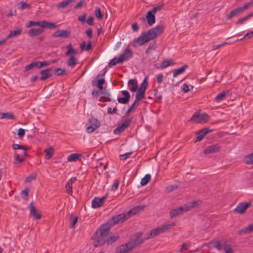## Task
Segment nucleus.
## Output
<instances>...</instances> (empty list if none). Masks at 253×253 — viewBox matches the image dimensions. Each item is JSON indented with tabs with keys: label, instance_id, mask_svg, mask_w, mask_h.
<instances>
[{
	"label": "nucleus",
	"instance_id": "1",
	"mask_svg": "<svg viewBox=\"0 0 253 253\" xmlns=\"http://www.w3.org/2000/svg\"><path fill=\"white\" fill-rule=\"evenodd\" d=\"M164 29V27L161 25L142 33L139 37L134 40L133 46L137 47L144 44L160 36L163 33Z\"/></svg>",
	"mask_w": 253,
	"mask_h": 253
},
{
	"label": "nucleus",
	"instance_id": "2",
	"mask_svg": "<svg viewBox=\"0 0 253 253\" xmlns=\"http://www.w3.org/2000/svg\"><path fill=\"white\" fill-rule=\"evenodd\" d=\"M11 147L13 150L21 149L23 150V152L21 154L15 152L14 154V164H19L22 163L24 161L25 157L28 155L27 151L29 150V147L16 143L12 144Z\"/></svg>",
	"mask_w": 253,
	"mask_h": 253
},
{
	"label": "nucleus",
	"instance_id": "3",
	"mask_svg": "<svg viewBox=\"0 0 253 253\" xmlns=\"http://www.w3.org/2000/svg\"><path fill=\"white\" fill-rule=\"evenodd\" d=\"M128 219V217L126 212L117 214L115 216L111 217L108 220L109 223L113 226L116 224H119L122 223L124 221H126Z\"/></svg>",
	"mask_w": 253,
	"mask_h": 253
},
{
	"label": "nucleus",
	"instance_id": "4",
	"mask_svg": "<svg viewBox=\"0 0 253 253\" xmlns=\"http://www.w3.org/2000/svg\"><path fill=\"white\" fill-rule=\"evenodd\" d=\"M92 239L94 240L93 244L95 247H101L106 244V237L104 235L101 236L99 232H95Z\"/></svg>",
	"mask_w": 253,
	"mask_h": 253
},
{
	"label": "nucleus",
	"instance_id": "5",
	"mask_svg": "<svg viewBox=\"0 0 253 253\" xmlns=\"http://www.w3.org/2000/svg\"><path fill=\"white\" fill-rule=\"evenodd\" d=\"M209 116L205 113L200 114L198 112H195L190 119L196 123H204L208 121Z\"/></svg>",
	"mask_w": 253,
	"mask_h": 253
},
{
	"label": "nucleus",
	"instance_id": "6",
	"mask_svg": "<svg viewBox=\"0 0 253 253\" xmlns=\"http://www.w3.org/2000/svg\"><path fill=\"white\" fill-rule=\"evenodd\" d=\"M89 122L90 126L86 128V130L88 133L93 132L100 126V122L93 116L89 119Z\"/></svg>",
	"mask_w": 253,
	"mask_h": 253
},
{
	"label": "nucleus",
	"instance_id": "7",
	"mask_svg": "<svg viewBox=\"0 0 253 253\" xmlns=\"http://www.w3.org/2000/svg\"><path fill=\"white\" fill-rule=\"evenodd\" d=\"M112 226V224H110V223H109V220H108L107 222L102 224L99 228L96 230V232H99L101 236L104 235L107 237Z\"/></svg>",
	"mask_w": 253,
	"mask_h": 253
},
{
	"label": "nucleus",
	"instance_id": "8",
	"mask_svg": "<svg viewBox=\"0 0 253 253\" xmlns=\"http://www.w3.org/2000/svg\"><path fill=\"white\" fill-rule=\"evenodd\" d=\"M251 202H242L237 206L234 209V213H239L240 214H243L245 212L246 210L251 206Z\"/></svg>",
	"mask_w": 253,
	"mask_h": 253
},
{
	"label": "nucleus",
	"instance_id": "9",
	"mask_svg": "<svg viewBox=\"0 0 253 253\" xmlns=\"http://www.w3.org/2000/svg\"><path fill=\"white\" fill-rule=\"evenodd\" d=\"M70 36V32L66 30H58L52 34V36L54 38H67Z\"/></svg>",
	"mask_w": 253,
	"mask_h": 253
},
{
	"label": "nucleus",
	"instance_id": "10",
	"mask_svg": "<svg viewBox=\"0 0 253 253\" xmlns=\"http://www.w3.org/2000/svg\"><path fill=\"white\" fill-rule=\"evenodd\" d=\"M108 194H106L104 196L101 198L95 197L92 201V207L94 209L98 208L101 207L104 202V200L107 198Z\"/></svg>",
	"mask_w": 253,
	"mask_h": 253
},
{
	"label": "nucleus",
	"instance_id": "11",
	"mask_svg": "<svg viewBox=\"0 0 253 253\" xmlns=\"http://www.w3.org/2000/svg\"><path fill=\"white\" fill-rule=\"evenodd\" d=\"M200 201H193L192 202L188 203L184 205L181 206V208L182 209L183 213L189 211L191 209L197 207L199 205Z\"/></svg>",
	"mask_w": 253,
	"mask_h": 253
},
{
	"label": "nucleus",
	"instance_id": "12",
	"mask_svg": "<svg viewBox=\"0 0 253 253\" xmlns=\"http://www.w3.org/2000/svg\"><path fill=\"white\" fill-rule=\"evenodd\" d=\"M30 214L33 216V218L36 220L40 219L42 215L41 213L38 212L35 207L34 205L33 202L31 203L30 204Z\"/></svg>",
	"mask_w": 253,
	"mask_h": 253
},
{
	"label": "nucleus",
	"instance_id": "13",
	"mask_svg": "<svg viewBox=\"0 0 253 253\" xmlns=\"http://www.w3.org/2000/svg\"><path fill=\"white\" fill-rule=\"evenodd\" d=\"M122 94L124 96L123 97H120L118 98V101L121 104H127L130 99V95L129 92L127 90L122 91Z\"/></svg>",
	"mask_w": 253,
	"mask_h": 253
},
{
	"label": "nucleus",
	"instance_id": "14",
	"mask_svg": "<svg viewBox=\"0 0 253 253\" xmlns=\"http://www.w3.org/2000/svg\"><path fill=\"white\" fill-rule=\"evenodd\" d=\"M220 147L218 144H213L207 147L204 149V154L207 155L212 154L219 151Z\"/></svg>",
	"mask_w": 253,
	"mask_h": 253
},
{
	"label": "nucleus",
	"instance_id": "15",
	"mask_svg": "<svg viewBox=\"0 0 253 253\" xmlns=\"http://www.w3.org/2000/svg\"><path fill=\"white\" fill-rule=\"evenodd\" d=\"M132 55V51L129 48H126L119 57L121 60L123 62L124 61L128 60Z\"/></svg>",
	"mask_w": 253,
	"mask_h": 253
},
{
	"label": "nucleus",
	"instance_id": "16",
	"mask_svg": "<svg viewBox=\"0 0 253 253\" xmlns=\"http://www.w3.org/2000/svg\"><path fill=\"white\" fill-rule=\"evenodd\" d=\"M52 70V69L50 68L40 71V74L41 75V77L40 80L45 81L47 79L50 78L52 76V74L50 73Z\"/></svg>",
	"mask_w": 253,
	"mask_h": 253
},
{
	"label": "nucleus",
	"instance_id": "17",
	"mask_svg": "<svg viewBox=\"0 0 253 253\" xmlns=\"http://www.w3.org/2000/svg\"><path fill=\"white\" fill-rule=\"evenodd\" d=\"M211 131H212V129H209L207 128L200 129L196 133L197 136L196 138V142L201 141L208 133Z\"/></svg>",
	"mask_w": 253,
	"mask_h": 253
},
{
	"label": "nucleus",
	"instance_id": "18",
	"mask_svg": "<svg viewBox=\"0 0 253 253\" xmlns=\"http://www.w3.org/2000/svg\"><path fill=\"white\" fill-rule=\"evenodd\" d=\"M41 24L40 27L42 29H54L57 27V25L55 23L48 22L45 20H42L40 21Z\"/></svg>",
	"mask_w": 253,
	"mask_h": 253
},
{
	"label": "nucleus",
	"instance_id": "19",
	"mask_svg": "<svg viewBox=\"0 0 253 253\" xmlns=\"http://www.w3.org/2000/svg\"><path fill=\"white\" fill-rule=\"evenodd\" d=\"M144 207V206L135 207L133 209H131L130 210H129V211H128L127 212H126L128 218H130L132 215H135L139 213L141 211H142Z\"/></svg>",
	"mask_w": 253,
	"mask_h": 253
},
{
	"label": "nucleus",
	"instance_id": "20",
	"mask_svg": "<svg viewBox=\"0 0 253 253\" xmlns=\"http://www.w3.org/2000/svg\"><path fill=\"white\" fill-rule=\"evenodd\" d=\"M95 79L97 80V84H96V81H92V85L93 86L96 85L99 89L102 90L103 89V84L105 83V79L103 78H100V75H98L96 77Z\"/></svg>",
	"mask_w": 253,
	"mask_h": 253
},
{
	"label": "nucleus",
	"instance_id": "21",
	"mask_svg": "<svg viewBox=\"0 0 253 253\" xmlns=\"http://www.w3.org/2000/svg\"><path fill=\"white\" fill-rule=\"evenodd\" d=\"M44 32V29L39 28H31L28 31V34L30 37H34L41 35Z\"/></svg>",
	"mask_w": 253,
	"mask_h": 253
},
{
	"label": "nucleus",
	"instance_id": "22",
	"mask_svg": "<svg viewBox=\"0 0 253 253\" xmlns=\"http://www.w3.org/2000/svg\"><path fill=\"white\" fill-rule=\"evenodd\" d=\"M146 18L149 26H152L156 22L155 14L150 11L147 12Z\"/></svg>",
	"mask_w": 253,
	"mask_h": 253
},
{
	"label": "nucleus",
	"instance_id": "23",
	"mask_svg": "<svg viewBox=\"0 0 253 253\" xmlns=\"http://www.w3.org/2000/svg\"><path fill=\"white\" fill-rule=\"evenodd\" d=\"M162 233H163V230H162L160 226H159L157 228L151 230L149 235L147 237H145V239L147 240L150 238H152Z\"/></svg>",
	"mask_w": 253,
	"mask_h": 253
},
{
	"label": "nucleus",
	"instance_id": "24",
	"mask_svg": "<svg viewBox=\"0 0 253 253\" xmlns=\"http://www.w3.org/2000/svg\"><path fill=\"white\" fill-rule=\"evenodd\" d=\"M22 28H18L15 30H10L6 37V39H9L13 37H16L20 35L22 33Z\"/></svg>",
	"mask_w": 253,
	"mask_h": 253
},
{
	"label": "nucleus",
	"instance_id": "25",
	"mask_svg": "<svg viewBox=\"0 0 253 253\" xmlns=\"http://www.w3.org/2000/svg\"><path fill=\"white\" fill-rule=\"evenodd\" d=\"M128 85H131L129 90L131 92H135L138 89V83L136 79H130L128 82Z\"/></svg>",
	"mask_w": 253,
	"mask_h": 253
},
{
	"label": "nucleus",
	"instance_id": "26",
	"mask_svg": "<svg viewBox=\"0 0 253 253\" xmlns=\"http://www.w3.org/2000/svg\"><path fill=\"white\" fill-rule=\"evenodd\" d=\"M80 48L82 51L90 50L92 49V42L91 41H89L86 44V42L84 41H83L81 43H80Z\"/></svg>",
	"mask_w": 253,
	"mask_h": 253
},
{
	"label": "nucleus",
	"instance_id": "27",
	"mask_svg": "<svg viewBox=\"0 0 253 253\" xmlns=\"http://www.w3.org/2000/svg\"><path fill=\"white\" fill-rule=\"evenodd\" d=\"M252 232H253V223L239 230L238 231V234L239 235H242L243 234H247Z\"/></svg>",
	"mask_w": 253,
	"mask_h": 253
},
{
	"label": "nucleus",
	"instance_id": "28",
	"mask_svg": "<svg viewBox=\"0 0 253 253\" xmlns=\"http://www.w3.org/2000/svg\"><path fill=\"white\" fill-rule=\"evenodd\" d=\"M230 91L226 90L219 93L215 98V101H219L225 99L226 97L229 94Z\"/></svg>",
	"mask_w": 253,
	"mask_h": 253
},
{
	"label": "nucleus",
	"instance_id": "29",
	"mask_svg": "<svg viewBox=\"0 0 253 253\" xmlns=\"http://www.w3.org/2000/svg\"><path fill=\"white\" fill-rule=\"evenodd\" d=\"M43 152L45 154V158L46 160L51 158L54 153V149L51 147L45 149Z\"/></svg>",
	"mask_w": 253,
	"mask_h": 253
},
{
	"label": "nucleus",
	"instance_id": "30",
	"mask_svg": "<svg viewBox=\"0 0 253 253\" xmlns=\"http://www.w3.org/2000/svg\"><path fill=\"white\" fill-rule=\"evenodd\" d=\"M66 48L67 49V51L65 53L66 56H73L74 55L77 53V51L73 48V46L71 43L69 44Z\"/></svg>",
	"mask_w": 253,
	"mask_h": 253
},
{
	"label": "nucleus",
	"instance_id": "31",
	"mask_svg": "<svg viewBox=\"0 0 253 253\" xmlns=\"http://www.w3.org/2000/svg\"><path fill=\"white\" fill-rule=\"evenodd\" d=\"M119 238L120 236L118 235L114 236H111L109 238L106 237V244H107L108 246L111 245L114 242H116L119 239Z\"/></svg>",
	"mask_w": 253,
	"mask_h": 253
},
{
	"label": "nucleus",
	"instance_id": "32",
	"mask_svg": "<svg viewBox=\"0 0 253 253\" xmlns=\"http://www.w3.org/2000/svg\"><path fill=\"white\" fill-rule=\"evenodd\" d=\"M188 66L187 65H184L182 67L175 70L173 74V77H176L178 75L183 73L185 71V70L188 68Z\"/></svg>",
	"mask_w": 253,
	"mask_h": 253
},
{
	"label": "nucleus",
	"instance_id": "33",
	"mask_svg": "<svg viewBox=\"0 0 253 253\" xmlns=\"http://www.w3.org/2000/svg\"><path fill=\"white\" fill-rule=\"evenodd\" d=\"M0 118L2 119H16V117L11 113H0Z\"/></svg>",
	"mask_w": 253,
	"mask_h": 253
},
{
	"label": "nucleus",
	"instance_id": "34",
	"mask_svg": "<svg viewBox=\"0 0 253 253\" xmlns=\"http://www.w3.org/2000/svg\"><path fill=\"white\" fill-rule=\"evenodd\" d=\"M129 250L125 244H123L117 248V253H129Z\"/></svg>",
	"mask_w": 253,
	"mask_h": 253
},
{
	"label": "nucleus",
	"instance_id": "35",
	"mask_svg": "<svg viewBox=\"0 0 253 253\" xmlns=\"http://www.w3.org/2000/svg\"><path fill=\"white\" fill-rule=\"evenodd\" d=\"M182 210V209L180 207L177 209H173L171 210L170 212V217H174L178 215L183 213Z\"/></svg>",
	"mask_w": 253,
	"mask_h": 253
},
{
	"label": "nucleus",
	"instance_id": "36",
	"mask_svg": "<svg viewBox=\"0 0 253 253\" xmlns=\"http://www.w3.org/2000/svg\"><path fill=\"white\" fill-rule=\"evenodd\" d=\"M78 218L79 217L78 216H74L73 213L70 214L69 220L71 222V228H73L74 227L78 220Z\"/></svg>",
	"mask_w": 253,
	"mask_h": 253
},
{
	"label": "nucleus",
	"instance_id": "37",
	"mask_svg": "<svg viewBox=\"0 0 253 253\" xmlns=\"http://www.w3.org/2000/svg\"><path fill=\"white\" fill-rule=\"evenodd\" d=\"M39 61L33 62L30 64L26 65L25 67V70L26 71H27L31 69L34 68L39 69Z\"/></svg>",
	"mask_w": 253,
	"mask_h": 253
},
{
	"label": "nucleus",
	"instance_id": "38",
	"mask_svg": "<svg viewBox=\"0 0 253 253\" xmlns=\"http://www.w3.org/2000/svg\"><path fill=\"white\" fill-rule=\"evenodd\" d=\"M244 162L247 165L253 164V152L244 157Z\"/></svg>",
	"mask_w": 253,
	"mask_h": 253
},
{
	"label": "nucleus",
	"instance_id": "39",
	"mask_svg": "<svg viewBox=\"0 0 253 253\" xmlns=\"http://www.w3.org/2000/svg\"><path fill=\"white\" fill-rule=\"evenodd\" d=\"M240 9L239 8H237L230 12V13L226 15V17L227 19H229L232 18L233 17L237 15L239 13H241Z\"/></svg>",
	"mask_w": 253,
	"mask_h": 253
},
{
	"label": "nucleus",
	"instance_id": "40",
	"mask_svg": "<svg viewBox=\"0 0 253 253\" xmlns=\"http://www.w3.org/2000/svg\"><path fill=\"white\" fill-rule=\"evenodd\" d=\"M151 175L150 174H146L141 180V184L142 186L147 185L151 180Z\"/></svg>",
	"mask_w": 253,
	"mask_h": 253
},
{
	"label": "nucleus",
	"instance_id": "41",
	"mask_svg": "<svg viewBox=\"0 0 253 253\" xmlns=\"http://www.w3.org/2000/svg\"><path fill=\"white\" fill-rule=\"evenodd\" d=\"M137 90V92L135 95V99H136L137 101H140L144 98L145 92H144L138 89Z\"/></svg>",
	"mask_w": 253,
	"mask_h": 253
},
{
	"label": "nucleus",
	"instance_id": "42",
	"mask_svg": "<svg viewBox=\"0 0 253 253\" xmlns=\"http://www.w3.org/2000/svg\"><path fill=\"white\" fill-rule=\"evenodd\" d=\"M253 16V12H252L248 15L244 16V17L239 19L236 22V23L238 25L242 24L244 22L246 21L249 18Z\"/></svg>",
	"mask_w": 253,
	"mask_h": 253
},
{
	"label": "nucleus",
	"instance_id": "43",
	"mask_svg": "<svg viewBox=\"0 0 253 253\" xmlns=\"http://www.w3.org/2000/svg\"><path fill=\"white\" fill-rule=\"evenodd\" d=\"M148 77H145L143 82L141 83L140 87L138 89L144 92H145V90L147 87L148 83Z\"/></svg>",
	"mask_w": 253,
	"mask_h": 253
},
{
	"label": "nucleus",
	"instance_id": "44",
	"mask_svg": "<svg viewBox=\"0 0 253 253\" xmlns=\"http://www.w3.org/2000/svg\"><path fill=\"white\" fill-rule=\"evenodd\" d=\"M172 64H173V63L172 62H171L170 60H164L161 63V66H160V68H161V69H164V68H167V67H169V66L171 65ZM157 68L159 69V67H157Z\"/></svg>",
	"mask_w": 253,
	"mask_h": 253
},
{
	"label": "nucleus",
	"instance_id": "45",
	"mask_svg": "<svg viewBox=\"0 0 253 253\" xmlns=\"http://www.w3.org/2000/svg\"><path fill=\"white\" fill-rule=\"evenodd\" d=\"M74 0H65L64 1H62L60 2H59L58 5L57 7L58 8H65L68 5H69L71 2L74 1Z\"/></svg>",
	"mask_w": 253,
	"mask_h": 253
},
{
	"label": "nucleus",
	"instance_id": "46",
	"mask_svg": "<svg viewBox=\"0 0 253 253\" xmlns=\"http://www.w3.org/2000/svg\"><path fill=\"white\" fill-rule=\"evenodd\" d=\"M122 61L121 60L120 58L115 57L113 58L109 63L108 66L111 67L113 66L116 65L117 63H122Z\"/></svg>",
	"mask_w": 253,
	"mask_h": 253
},
{
	"label": "nucleus",
	"instance_id": "47",
	"mask_svg": "<svg viewBox=\"0 0 253 253\" xmlns=\"http://www.w3.org/2000/svg\"><path fill=\"white\" fill-rule=\"evenodd\" d=\"M79 159V154L75 153L70 155L67 158L69 162H74L76 161Z\"/></svg>",
	"mask_w": 253,
	"mask_h": 253
},
{
	"label": "nucleus",
	"instance_id": "48",
	"mask_svg": "<svg viewBox=\"0 0 253 253\" xmlns=\"http://www.w3.org/2000/svg\"><path fill=\"white\" fill-rule=\"evenodd\" d=\"M67 63L69 66L73 67L77 63V59L73 56H71Z\"/></svg>",
	"mask_w": 253,
	"mask_h": 253
},
{
	"label": "nucleus",
	"instance_id": "49",
	"mask_svg": "<svg viewBox=\"0 0 253 253\" xmlns=\"http://www.w3.org/2000/svg\"><path fill=\"white\" fill-rule=\"evenodd\" d=\"M131 239L135 243V245L136 247L140 246L146 240L145 239V237L144 238L142 239H136L134 238V239Z\"/></svg>",
	"mask_w": 253,
	"mask_h": 253
},
{
	"label": "nucleus",
	"instance_id": "50",
	"mask_svg": "<svg viewBox=\"0 0 253 253\" xmlns=\"http://www.w3.org/2000/svg\"><path fill=\"white\" fill-rule=\"evenodd\" d=\"M126 128L122 126V125L119 126L117 128L114 130V133L115 134H119L125 130Z\"/></svg>",
	"mask_w": 253,
	"mask_h": 253
},
{
	"label": "nucleus",
	"instance_id": "51",
	"mask_svg": "<svg viewBox=\"0 0 253 253\" xmlns=\"http://www.w3.org/2000/svg\"><path fill=\"white\" fill-rule=\"evenodd\" d=\"M95 14L97 18L101 19L103 18V15L102 14L101 9L99 7H97L95 10Z\"/></svg>",
	"mask_w": 253,
	"mask_h": 253
},
{
	"label": "nucleus",
	"instance_id": "52",
	"mask_svg": "<svg viewBox=\"0 0 253 253\" xmlns=\"http://www.w3.org/2000/svg\"><path fill=\"white\" fill-rule=\"evenodd\" d=\"M40 21H30L28 23H27L26 25V27L28 28L32 26H40Z\"/></svg>",
	"mask_w": 253,
	"mask_h": 253
},
{
	"label": "nucleus",
	"instance_id": "53",
	"mask_svg": "<svg viewBox=\"0 0 253 253\" xmlns=\"http://www.w3.org/2000/svg\"><path fill=\"white\" fill-rule=\"evenodd\" d=\"M126 245L128 248V250L130 251L132 250L136 247L135 245V243L133 242V241L131 239L129 242L125 244Z\"/></svg>",
	"mask_w": 253,
	"mask_h": 253
},
{
	"label": "nucleus",
	"instance_id": "54",
	"mask_svg": "<svg viewBox=\"0 0 253 253\" xmlns=\"http://www.w3.org/2000/svg\"><path fill=\"white\" fill-rule=\"evenodd\" d=\"M156 42H153L151 43L148 47V48L146 50L145 53V54H148L150 52V50L153 49L154 50H155L156 48Z\"/></svg>",
	"mask_w": 253,
	"mask_h": 253
},
{
	"label": "nucleus",
	"instance_id": "55",
	"mask_svg": "<svg viewBox=\"0 0 253 253\" xmlns=\"http://www.w3.org/2000/svg\"><path fill=\"white\" fill-rule=\"evenodd\" d=\"M37 175L35 173H32L27 176L25 179V183H29L36 178Z\"/></svg>",
	"mask_w": 253,
	"mask_h": 253
},
{
	"label": "nucleus",
	"instance_id": "56",
	"mask_svg": "<svg viewBox=\"0 0 253 253\" xmlns=\"http://www.w3.org/2000/svg\"><path fill=\"white\" fill-rule=\"evenodd\" d=\"M164 6V3H162L161 4L157 6L156 7H154L152 10H151L150 11L155 14V13L157 11H160L163 8Z\"/></svg>",
	"mask_w": 253,
	"mask_h": 253
},
{
	"label": "nucleus",
	"instance_id": "57",
	"mask_svg": "<svg viewBox=\"0 0 253 253\" xmlns=\"http://www.w3.org/2000/svg\"><path fill=\"white\" fill-rule=\"evenodd\" d=\"M54 72L55 73V74L57 76H61L63 75L65 72L66 70L65 69H61V68H55L54 69Z\"/></svg>",
	"mask_w": 253,
	"mask_h": 253
},
{
	"label": "nucleus",
	"instance_id": "58",
	"mask_svg": "<svg viewBox=\"0 0 253 253\" xmlns=\"http://www.w3.org/2000/svg\"><path fill=\"white\" fill-rule=\"evenodd\" d=\"M19 5H20L19 8L22 10L30 7V6L28 4L23 1H20Z\"/></svg>",
	"mask_w": 253,
	"mask_h": 253
},
{
	"label": "nucleus",
	"instance_id": "59",
	"mask_svg": "<svg viewBox=\"0 0 253 253\" xmlns=\"http://www.w3.org/2000/svg\"><path fill=\"white\" fill-rule=\"evenodd\" d=\"M154 95L156 97V101L159 102L162 99V95L158 94V90L155 89L153 90Z\"/></svg>",
	"mask_w": 253,
	"mask_h": 253
},
{
	"label": "nucleus",
	"instance_id": "60",
	"mask_svg": "<svg viewBox=\"0 0 253 253\" xmlns=\"http://www.w3.org/2000/svg\"><path fill=\"white\" fill-rule=\"evenodd\" d=\"M131 121L132 119H127L121 125L125 128L126 129L130 126Z\"/></svg>",
	"mask_w": 253,
	"mask_h": 253
},
{
	"label": "nucleus",
	"instance_id": "61",
	"mask_svg": "<svg viewBox=\"0 0 253 253\" xmlns=\"http://www.w3.org/2000/svg\"><path fill=\"white\" fill-rule=\"evenodd\" d=\"M251 5H253V0H251L249 2L246 3V4H245L244 5V6L240 7L238 8H239V9H241L240 11H241V12H242V11H244L245 10L248 9Z\"/></svg>",
	"mask_w": 253,
	"mask_h": 253
},
{
	"label": "nucleus",
	"instance_id": "62",
	"mask_svg": "<svg viewBox=\"0 0 253 253\" xmlns=\"http://www.w3.org/2000/svg\"><path fill=\"white\" fill-rule=\"evenodd\" d=\"M139 105V101H137L135 99V101L133 102V103L131 104V105L129 107V108H130L131 110H132L133 111H134L137 107Z\"/></svg>",
	"mask_w": 253,
	"mask_h": 253
},
{
	"label": "nucleus",
	"instance_id": "63",
	"mask_svg": "<svg viewBox=\"0 0 253 253\" xmlns=\"http://www.w3.org/2000/svg\"><path fill=\"white\" fill-rule=\"evenodd\" d=\"M29 191H30V189L29 188H26L22 191L21 196L23 199H27Z\"/></svg>",
	"mask_w": 253,
	"mask_h": 253
},
{
	"label": "nucleus",
	"instance_id": "64",
	"mask_svg": "<svg viewBox=\"0 0 253 253\" xmlns=\"http://www.w3.org/2000/svg\"><path fill=\"white\" fill-rule=\"evenodd\" d=\"M224 250L225 253H233L231 246L229 244H224Z\"/></svg>",
	"mask_w": 253,
	"mask_h": 253
}]
</instances>
